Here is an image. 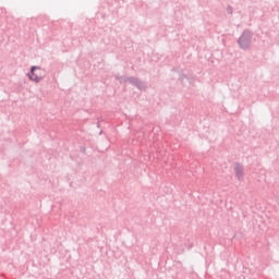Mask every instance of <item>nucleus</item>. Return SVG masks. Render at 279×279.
Wrapping results in <instances>:
<instances>
[{"label": "nucleus", "mask_w": 279, "mask_h": 279, "mask_svg": "<svg viewBox=\"0 0 279 279\" xmlns=\"http://www.w3.org/2000/svg\"><path fill=\"white\" fill-rule=\"evenodd\" d=\"M253 37H254V33H252V31L244 29L238 39V45H239L240 49L247 51V49L252 46Z\"/></svg>", "instance_id": "obj_1"}, {"label": "nucleus", "mask_w": 279, "mask_h": 279, "mask_svg": "<svg viewBox=\"0 0 279 279\" xmlns=\"http://www.w3.org/2000/svg\"><path fill=\"white\" fill-rule=\"evenodd\" d=\"M129 84L135 86V88H137L138 90H146L145 82L141 81L136 76H130Z\"/></svg>", "instance_id": "obj_2"}, {"label": "nucleus", "mask_w": 279, "mask_h": 279, "mask_svg": "<svg viewBox=\"0 0 279 279\" xmlns=\"http://www.w3.org/2000/svg\"><path fill=\"white\" fill-rule=\"evenodd\" d=\"M234 173H235V177L238 178V180L241 182L243 180V175H244L243 165H241L239 162H235V165H234Z\"/></svg>", "instance_id": "obj_3"}, {"label": "nucleus", "mask_w": 279, "mask_h": 279, "mask_svg": "<svg viewBox=\"0 0 279 279\" xmlns=\"http://www.w3.org/2000/svg\"><path fill=\"white\" fill-rule=\"evenodd\" d=\"M43 80H45V72L43 70L41 71L36 70L33 82H35V84H40Z\"/></svg>", "instance_id": "obj_4"}, {"label": "nucleus", "mask_w": 279, "mask_h": 279, "mask_svg": "<svg viewBox=\"0 0 279 279\" xmlns=\"http://www.w3.org/2000/svg\"><path fill=\"white\" fill-rule=\"evenodd\" d=\"M36 71H43V69L38 65H32L29 72L27 73V77L31 82H34Z\"/></svg>", "instance_id": "obj_5"}, {"label": "nucleus", "mask_w": 279, "mask_h": 279, "mask_svg": "<svg viewBox=\"0 0 279 279\" xmlns=\"http://www.w3.org/2000/svg\"><path fill=\"white\" fill-rule=\"evenodd\" d=\"M116 80H118V82H120L121 84H125V82H130V77L125 76V75H120V74H116L114 75Z\"/></svg>", "instance_id": "obj_6"}, {"label": "nucleus", "mask_w": 279, "mask_h": 279, "mask_svg": "<svg viewBox=\"0 0 279 279\" xmlns=\"http://www.w3.org/2000/svg\"><path fill=\"white\" fill-rule=\"evenodd\" d=\"M227 12H228V14H232V7L229 5V7L227 8Z\"/></svg>", "instance_id": "obj_7"}, {"label": "nucleus", "mask_w": 279, "mask_h": 279, "mask_svg": "<svg viewBox=\"0 0 279 279\" xmlns=\"http://www.w3.org/2000/svg\"><path fill=\"white\" fill-rule=\"evenodd\" d=\"M184 77H186V75L182 74V75L180 76V80H184Z\"/></svg>", "instance_id": "obj_8"}, {"label": "nucleus", "mask_w": 279, "mask_h": 279, "mask_svg": "<svg viewBox=\"0 0 279 279\" xmlns=\"http://www.w3.org/2000/svg\"><path fill=\"white\" fill-rule=\"evenodd\" d=\"M81 151L85 153V151H86V148H81Z\"/></svg>", "instance_id": "obj_9"}, {"label": "nucleus", "mask_w": 279, "mask_h": 279, "mask_svg": "<svg viewBox=\"0 0 279 279\" xmlns=\"http://www.w3.org/2000/svg\"><path fill=\"white\" fill-rule=\"evenodd\" d=\"M97 126L99 128V122H98Z\"/></svg>", "instance_id": "obj_10"}]
</instances>
